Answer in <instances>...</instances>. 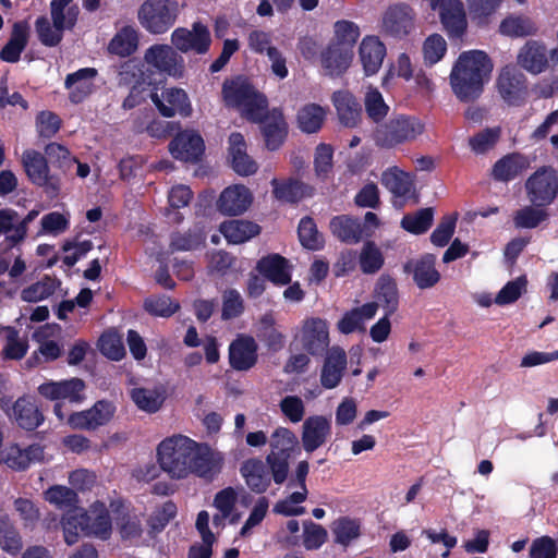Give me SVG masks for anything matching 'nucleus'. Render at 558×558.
Returning a JSON list of instances; mask_svg holds the SVG:
<instances>
[{"label": "nucleus", "mask_w": 558, "mask_h": 558, "mask_svg": "<svg viewBox=\"0 0 558 558\" xmlns=\"http://www.w3.org/2000/svg\"><path fill=\"white\" fill-rule=\"evenodd\" d=\"M157 457L161 470L174 480H183L192 474L213 478L220 472L223 462L219 452L184 435L163 439L158 445Z\"/></svg>", "instance_id": "obj_1"}, {"label": "nucleus", "mask_w": 558, "mask_h": 558, "mask_svg": "<svg viewBox=\"0 0 558 558\" xmlns=\"http://www.w3.org/2000/svg\"><path fill=\"white\" fill-rule=\"evenodd\" d=\"M493 62L481 50L462 52L453 63L449 82L453 95L462 102H473L483 94L489 81Z\"/></svg>", "instance_id": "obj_2"}, {"label": "nucleus", "mask_w": 558, "mask_h": 558, "mask_svg": "<svg viewBox=\"0 0 558 558\" xmlns=\"http://www.w3.org/2000/svg\"><path fill=\"white\" fill-rule=\"evenodd\" d=\"M221 93L227 107L236 109L250 121L262 120L267 109V100L246 78L238 76L227 80Z\"/></svg>", "instance_id": "obj_3"}, {"label": "nucleus", "mask_w": 558, "mask_h": 558, "mask_svg": "<svg viewBox=\"0 0 558 558\" xmlns=\"http://www.w3.org/2000/svg\"><path fill=\"white\" fill-rule=\"evenodd\" d=\"M178 14L179 4L175 0H146L137 16L147 32L163 34L174 24Z\"/></svg>", "instance_id": "obj_4"}, {"label": "nucleus", "mask_w": 558, "mask_h": 558, "mask_svg": "<svg viewBox=\"0 0 558 558\" xmlns=\"http://www.w3.org/2000/svg\"><path fill=\"white\" fill-rule=\"evenodd\" d=\"M423 124L415 118L399 117L388 123L379 125L374 133L375 144L383 148H392L397 145L415 140L423 133Z\"/></svg>", "instance_id": "obj_5"}, {"label": "nucleus", "mask_w": 558, "mask_h": 558, "mask_svg": "<svg viewBox=\"0 0 558 558\" xmlns=\"http://www.w3.org/2000/svg\"><path fill=\"white\" fill-rule=\"evenodd\" d=\"M85 384L80 378H71L60 381L49 380L38 387V392L44 398L56 401L53 413L63 421L66 414L63 412L64 402L78 404L84 400Z\"/></svg>", "instance_id": "obj_6"}, {"label": "nucleus", "mask_w": 558, "mask_h": 558, "mask_svg": "<svg viewBox=\"0 0 558 558\" xmlns=\"http://www.w3.org/2000/svg\"><path fill=\"white\" fill-rule=\"evenodd\" d=\"M495 87L498 96L508 106L521 107L527 101V78L515 65H506L499 71Z\"/></svg>", "instance_id": "obj_7"}, {"label": "nucleus", "mask_w": 558, "mask_h": 558, "mask_svg": "<svg viewBox=\"0 0 558 558\" xmlns=\"http://www.w3.org/2000/svg\"><path fill=\"white\" fill-rule=\"evenodd\" d=\"M526 197L533 205H551L558 196V172L553 167H541L524 184Z\"/></svg>", "instance_id": "obj_8"}, {"label": "nucleus", "mask_w": 558, "mask_h": 558, "mask_svg": "<svg viewBox=\"0 0 558 558\" xmlns=\"http://www.w3.org/2000/svg\"><path fill=\"white\" fill-rule=\"evenodd\" d=\"M239 500L242 505L247 506L252 502V496L243 488L232 486L225 487L216 493L213 499V507L217 510V513L213 517V524L216 527H223L226 521L231 525L240 522L242 514L235 509Z\"/></svg>", "instance_id": "obj_9"}, {"label": "nucleus", "mask_w": 558, "mask_h": 558, "mask_svg": "<svg viewBox=\"0 0 558 558\" xmlns=\"http://www.w3.org/2000/svg\"><path fill=\"white\" fill-rule=\"evenodd\" d=\"M416 14L405 3L390 4L383 12L379 29L388 37L404 39L415 31Z\"/></svg>", "instance_id": "obj_10"}, {"label": "nucleus", "mask_w": 558, "mask_h": 558, "mask_svg": "<svg viewBox=\"0 0 558 558\" xmlns=\"http://www.w3.org/2000/svg\"><path fill=\"white\" fill-rule=\"evenodd\" d=\"M439 12L441 25L450 38H461L468 29L464 5L460 0H428Z\"/></svg>", "instance_id": "obj_11"}, {"label": "nucleus", "mask_w": 558, "mask_h": 558, "mask_svg": "<svg viewBox=\"0 0 558 558\" xmlns=\"http://www.w3.org/2000/svg\"><path fill=\"white\" fill-rule=\"evenodd\" d=\"M22 165L34 184L43 186L50 196L58 194L60 181L49 174L47 160L40 153L33 149L25 150L22 155Z\"/></svg>", "instance_id": "obj_12"}, {"label": "nucleus", "mask_w": 558, "mask_h": 558, "mask_svg": "<svg viewBox=\"0 0 558 558\" xmlns=\"http://www.w3.org/2000/svg\"><path fill=\"white\" fill-rule=\"evenodd\" d=\"M171 43L181 52L194 51L204 54L211 44L210 32L206 25L195 22L192 28L179 27L171 34Z\"/></svg>", "instance_id": "obj_13"}, {"label": "nucleus", "mask_w": 558, "mask_h": 558, "mask_svg": "<svg viewBox=\"0 0 558 558\" xmlns=\"http://www.w3.org/2000/svg\"><path fill=\"white\" fill-rule=\"evenodd\" d=\"M517 64L533 75L553 68L549 50L541 40L530 39L518 51Z\"/></svg>", "instance_id": "obj_14"}, {"label": "nucleus", "mask_w": 558, "mask_h": 558, "mask_svg": "<svg viewBox=\"0 0 558 558\" xmlns=\"http://www.w3.org/2000/svg\"><path fill=\"white\" fill-rule=\"evenodd\" d=\"M147 64L157 71L172 77H182L184 73V60L169 45H154L149 47L144 56Z\"/></svg>", "instance_id": "obj_15"}, {"label": "nucleus", "mask_w": 558, "mask_h": 558, "mask_svg": "<svg viewBox=\"0 0 558 558\" xmlns=\"http://www.w3.org/2000/svg\"><path fill=\"white\" fill-rule=\"evenodd\" d=\"M331 420L325 415H311L302 424L301 441L305 452L323 447L331 436Z\"/></svg>", "instance_id": "obj_16"}, {"label": "nucleus", "mask_w": 558, "mask_h": 558, "mask_svg": "<svg viewBox=\"0 0 558 558\" xmlns=\"http://www.w3.org/2000/svg\"><path fill=\"white\" fill-rule=\"evenodd\" d=\"M150 98L163 117L171 118L175 114L189 117L192 113L189 96L182 88H165L160 94L153 93Z\"/></svg>", "instance_id": "obj_17"}, {"label": "nucleus", "mask_w": 558, "mask_h": 558, "mask_svg": "<svg viewBox=\"0 0 558 558\" xmlns=\"http://www.w3.org/2000/svg\"><path fill=\"white\" fill-rule=\"evenodd\" d=\"M82 533L107 539L111 535V519L105 504L94 502L88 510L82 509Z\"/></svg>", "instance_id": "obj_18"}, {"label": "nucleus", "mask_w": 558, "mask_h": 558, "mask_svg": "<svg viewBox=\"0 0 558 558\" xmlns=\"http://www.w3.org/2000/svg\"><path fill=\"white\" fill-rule=\"evenodd\" d=\"M301 342L303 348L312 355H319L329 345V326L325 319H306L302 327Z\"/></svg>", "instance_id": "obj_19"}, {"label": "nucleus", "mask_w": 558, "mask_h": 558, "mask_svg": "<svg viewBox=\"0 0 558 558\" xmlns=\"http://www.w3.org/2000/svg\"><path fill=\"white\" fill-rule=\"evenodd\" d=\"M112 415V404L98 401L88 410L71 413L66 422L74 429H95L109 422Z\"/></svg>", "instance_id": "obj_20"}, {"label": "nucleus", "mask_w": 558, "mask_h": 558, "mask_svg": "<svg viewBox=\"0 0 558 558\" xmlns=\"http://www.w3.org/2000/svg\"><path fill=\"white\" fill-rule=\"evenodd\" d=\"M436 257L430 254L408 260L403 265L404 272L412 275L413 281L420 289L434 287L440 280V274L435 268Z\"/></svg>", "instance_id": "obj_21"}, {"label": "nucleus", "mask_w": 558, "mask_h": 558, "mask_svg": "<svg viewBox=\"0 0 558 558\" xmlns=\"http://www.w3.org/2000/svg\"><path fill=\"white\" fill-rule=\"evenodd\" d=\"M347 369V353L345 351L336 345L328 350L325 357L322 372L320 384L325 389L336 388Z\"/></svg>", "instance_id": "obj_22"}, {"label": "nucleus", "mask_w": 558, "mask_h": 558, "mask_svg": "<svg viewBox=\"0 0 558 558\" xmlns=\"http://www.w3.org/2000/svg\"><path fill=\"white\" fill-rule=\"evenodd\" d=\"M169 150L175 159L195 162L204 151V142L199 134L185 131L171 141Z\"/></svg>", "instance_id": "obj_23"}, {"label": "nucleus", "mask_w": 558, "mask_h": 558, "mask_svg": "<svg viewBox=\"0 0 558 558\" xmlns=\"http://www.w3.org/2000/svg\"><path fill=\"white\" fill-rule=\"evenodd\" d=\"M229 362L236 371H248L257 362V343L250 336H240L229 347Z\"/></svg>", "instance_id": "obj_24"}, {"label": "nucleus", "mask_w": 558, "mask_h": 558, "mask_svg": "<svg viewBox=\"0 0 558 558\" xmlns=\"http://www.w3.org/2000/svg\"><path fill=\"white\" fill-rule=\"evenodd\" d=\"M252 201V193L245 185L234 184L222 191L218 201V208L226 215L236 216L246 211Z\"/></svg>", "instance_id": "obj_25"}, {"label": "nucleus", "mask_w": 558, "mask_h": 558, "mask_svg": "<svg viewBox=\"0 0 558 558\" xmlns=\"http://www.w3.org/2000/svg\"><path fill=\"white\" fill-rule=\"evenodd\" d=\"M96 76V69L84 68L65 77L64 85L69 90V99L71 102L80 104L94 92Z\"/></svg>", "instance_id": "obj_26"}, {"label": "nucleus", "mask_w": 558, "mask_h": 558, "mask_svg": "<svg viewBox=\"0 0 558 558\" xmlns=\"http://www.w3.org/2000/svg\"><path fill=\"white\" fill-rule=\"evenodd\" d=\"M246 142L241 133L234 132L229 136V156L232 169L242 177L254 174L257 169V162L247 154Z\"/></svg>", "instance_id": "obj_27"}, {"label": "nucleus", "mask_w": 558, "mask_h": 558, "mask_svg": "<svg viewBox=\"0 0 558 558\" xmlns=\"http://www.w3.org/2000/svg\"><path fill=\"white\" fill-rule=\"evenodd\" d=\"M360 60L367 76L376 74L386 57V46L376 36H366L359 48Z\"/></svg>", "instance_id": "obj_28"}, {"label": "nucleus", "mask_w": 558, "mask_h": 558, "mask_svg": "<svg viewBox=\"0 0 558 558\" xmlns=\"http://www.w3.org/2000/svg\"><path fill=\"white\" fill-rule=\"evenodd\" d=\"M240 474L246 486L255 494H264L270 486L271 478L267 466L258 458L245 460L240 466Z\"/></svg>", "instance_id": "obj_29"}, {"label": "nucleus", "mask_w": 558, "mask_h": 558, "mask_svg": "<svg viewBox=\"0 0 558 558\" xmlns=\"http://www.w3.org/2000/svg\"><path fill=\"white\" fill-rule=\"evenodd\" d=\"M340 123L354 128L361 119V106L352 93L345 89L337 90L331 97Z\"/></svg>", "instance_id": "obj_30"}, {"label": "nucleus", "mask_w": 558, "mask_h": 558, "mask_svg": "<svg viewBox=\"0 0 558 558\" xmlns=\"http://www.w3.org/2000/svg\"><path fill=\"white\" fill-rule=\"evenodd\" d=\"M378 310L377 303H365L343 314L337 323V329L342 335H350L365 330V323L375 317Z\"/></svg>", "instance_id": "obj_31"}, {"label": "nucleus", "mask_w": 558, "mask_h": 558, "mask_svg": "<svg viewBox=\"0 0 558 558\" xmlns=\"http://www.w3.org/2000/svg\"><path fill=\"white\" fill-rule=\"evenodd\" d=\"M259 122L267 148L278 149L287 136V123L281 111L274 109L265 112Z\"/></svg>", "instance_id": "obj_32"}, {"label": "nucleus", "mask_w": 558, "mask_h": 558, "mask_svg": "<svg viewBox=\"0 0 558 558\" xmlns=\"http://www.w3.org/2000/svg\"><path fill=\"white\" fill-rule=\"evenodd\" d=\"M257 269L275 284L284 286L291 281L289 262L280 255L274 254L262 258L257 264Z\"/></svg>", "instance_id": "obj_33"}, {"label": "nucleus", "mask_w": 558, "mask_h": 558, "mask_svg": "<svg viewBox=\"0 0 558 558\" xmlns=\"http://www.w3.org/2000/svg\"><path fill=\"white\" fill-rule=\"evenodd\" d=\"M29 37V26L25 22L13 25L9 41L0 51L1 60L10 63L17 62L21 53L26 48Z\"/></svg>", "instance_id": "obj_34"}, {"label": "nucleus", "mask_w": 558, "mask_h": 558, "mask_svg": "<svg viewBox=\"0 0 558 558\" xmlns=\"http://www.w3.org/2000/svg\"><path fill=\"white\" fill-rule=\"evenodd\" d=\"M353 59V50L330 45L322 54V64L330 76H339L348 70Z\"/></svg>", "instance_id": "obj_35"}, {"label": "nucleus", "mask_w": 558, "mask_h": 558, "mask_svg": "<svg viewBox=\"0 0 558 558\" xmlns=\"http://www.w3.org/2000/svg\"><path fill=\"white\" fill-rule=\"evenodd\" d=\"M11 416L24 429L33 430L44 421L37 404L28 398H20L15 401Z\"/></svg>", "instance_id": "obj_36"}, {"label": "nucleus", "mask_w": 558, "mask_h": 558, "mask_svg": "<svg viewBox=\"0 0 558 558\" xmlns=\"http://www.w3.org/2000/svg\"><path fill=\"white\" fill-rule=\"evenodd\" d=\"M530 167L529 158L521 154H510L498 160L493 175L498 181H510Z\"/></svg>", "instance_id": "obj_37"}, {"label": "nucleus", "mask_w": 558, "mask_h": 558, "mask_svg": "<svg viewBox=\"0 0 558 558\" xmlns=\"http://www.w3.org/2000/svg\"><path fill=\"white\" fill-rule=\"evenodd\" d=\"M499 33L507 37H527L538 33L536 23L526 15L510 14L499 25Z\"/></svg>", "instance_id": "obj_38"}, {"label": "nucleus", "mask_w": 558, "mask_h": 558, "mask_svg": "<svg viewBox=\"0 0 558 558\" xmlns=\"http://www.w3.org/2000/svg\"><path fill=\"white\" fill-rule=\"evenodd\" d=\"M259 231L257 225L246 220H230L220 226V232L232 244L246 242L257 235Z\"/></svg>", "instance_id": "obj_39"}, {"label": "nucleus", "mask_w": 558, "mask_h": 558, "mask_svg": "<svg viewBox=\"0 0 558 558\" xmlns=\"http://www.w3.org/2000/svg\"><path fill=\"white\" fill-rule=\"evenodd\" d=\"M544 205H525L513 214V225L518 229H534L549 218Z\"/></svg>", "instance_id": "obj_40"}, {"label": "nucleus", "mask_w": 558, "mask_h": 558, "mask_svg": "<svg viewBox=\"0 0 558 558\" xmlns=\"http://www.w3.org/2000/svg\"><path fill=\"white\" fill-rule=\"evenodd\" d=\"M381 183L397 197H407L413 191L411 177L397 167L389 168L383 172Z\"/></svg>", "instance_id": "obj_41"}, {"label": "nucleus", "mask_w": 558, "mask_h": 558, "mask_svg": "<svg viewBox=\"0 0 558 558\" xmlns=\"http://www.w3.org/2000/svg\"><path fill=\"white\" fill-rule=\"evenodd\" d=\"M51 19L62 32L71 29L77 20L78 8L73 0H52L50 4Z\"/></svg>", "instance_id": "obj_42"}, {"label": "nucleus", "mask_w": 558, "mask_h": 558, "mask_svg": "<svg viewBox=\"0 0 558 558\" xmlns=\"http://www.w3.org/2000/svg\"><path fill=\"white\" fill-rule=\"evenodd\" d=\"M0 233L5 238L2 242L21 244L25 240V230L19 223V214L11 208L0 210Z\"/></svg>", "instance_id": "obj_43"}, {"label": "nucleus", "mask_w": 558, "mask_h": 558, "mask_svg": "<svg viewBox=\"0 0 558 558\" xmlns=\"http://www.w3.org/2000/svg\"><path fill=\"white\" fill-rule=\"evenodd\" d=\"M50 332L51 328L48 326L41 327L34 332L33 338L38 342L39 347L37 352L28 360V363H32L33 360L36 362L41 360L45 362L53 361L60 356V345L56 341L48 339Z\"/></svg>", "instance_id": "obj_44"}, {"label": "nucleus", "mask_w": 558, "mask_h": 558, "mask_svg": "<svg viewBox=\"0 0 558 558\" xmlns=\"http://www.w3.org/2000/svg\"><path fill=\"white\" fill-rule=\"evenodd\" d=\"M137 44L138 36L136 29L132 26H124L110 40L108 50L113 54L126 57L137 49Z\"/></svg>", "instance_id": "obj_45"}, {"label": "nucleus", "mask_w": 558, "mask_h": 558, "mask_svg": "<svg viewBox=\"0 0 558 558\" xmlns=\"http://www.w3.org/2000/svg\"><path fill=\"white\" fill-rule=\"evenodd\" d=\"M333 235L348 243H356L362 239V226L359 220L348 216H338L330 221Z\"/></svg>", "instance_id": "obj_46"}, {"label": "nucleus", "mask_w": 558, "mask_h": 558, "mask_svg": "<svg viewBox=\"0 0 558 558\" xmlns=\"http://www.w3.org/2000/svg\"><path fill=\"white\" fill-rule=\"evenodd\" d=\"M326 118V110L316 104H307L298 112V125L304 133H315L320 130Z\"/></svg>", "instance_id": "obj_47"}, {"label": "nucleus", "mask_w": 558, "mask_h": 558, "mask_svg": "<svg viewBox=\"0 0 558 558\" xmlns=\"http://www.w3.org/2000/svg\"><path fill=\"white\" fill-rule=\"evenodd\" d=\"M270 501L267 497L260 496L253 501V506L248 512L246 520L239 531V536L250 537L254 530L258 527L269 511Z\"/></svg>", "instance_id": "obj_48"}, {"label": "nucleus", "mask_w": 558, "mask_h": 558, "mask_svg": "<svg viewBox=\"0 0 558 558\" xmlns=\"http://www.w3.org/2000/svg\"><path fill=\"white\" fill-rule=\"evenodd\" d=\"M133 402L143 411L157 412L163 403L165 397L157 388L135 387L130 391Z\"/></svg>", "instance_id": "obj_49"}, {"label": "nucleus", "mask_w": 558, "mask_h": 558, "mask_svg": "<svg viewBox=\"0 0 558 558\" xmlns=\"http://www.w3.org/2000/svg\"><path fill=\"white\" fill-rule=\"evenodd\" d=\"M381 306L385 315L391 316L398 308V289L396 283L388 278H380L376 289V301Z\"/></svg>", "instance_id": "obj_50"}, {"label": "nucleus", "mask_w": 558, "mask_h": 558, "mask_svg": "<svg viewBox=\"0 0 558 558\" xmlns=\"http://www.w3.org/2000/svg\"><path fill=\"white\" fill-rule=\"evenodd\" d=\"M44 499L61 510H74L77 504V494L63 485H53L44 492Z\"/></svg>", "instance_id": "obj_51"}, {"label": "nucleus", "mask_w": 558, "mask_h": 558, "mask_svg": "<svg viewBox=\"0 0 558 558\" xmlns=\"http://www.w3.org/2000/svg\"><path fill=\"white\" fill-rule=\"evenodd\" d=\"M57 288L58 281L45 276L37 282L24 288L21 292V299L24 302L36 303L52 295Z\"/></svg>", "instance_id": "obj_52"}, {"label": "nucleus", "mask_w": 558, "mask_h": 558, "mask_svg": "<svg viewBox=\"0 0 558 558\" xmlns=\"http://www.w3.org/2000/svg\"><path fill=\"white\" fill-rule=\"evenodd\" d=\"M276 198L284 202H298L310 193V187L300 181L279 182L271 181Z\"/></svg>", "instance_id": "obj_53"}, {"label": "nucleus", "mask_w": 558, "mask_h": 558, "mask_svg": "<svg viewBox=\"0 0 558 558\" xmlns=\"http://www.w3.org/2000/svg\"><path fill=\"white\" fill-rule=\"evenodd\" d=\"M307 489H298L286 498L277 501L274 506V512L286 517H295L305 513V508L301 506L306 500Z\"/></svg>", "instance_id": "obj_54"}, {"label": "nucleus", "mask_w": 558, "mask_h": 558, "mask_svg": "<svg viewBox=\"0 0 558 558\" xmlns=\"http://www.w3.org/2000/svg\"><path fill=\"white\" fill-rule=\"evenodd\" d=\"M333 29L335 39L331 45L353 50V47L361 34L359 26L351 21L342 20L335 23Z\"/></svg>", "instance_id": "obj_55"}, {"label": "nucleus", "mask_w": 558, "mask_h": 558, "mask_svg": "<svg viewBox=\"0 0 558 558\" xmlns=\"http://www.w3.org/2000/svg\"><path fill=\"white\" fill-rule=\"evenodd\" d=\"M364 105L368 118L374 122L381 121L388 114L389 106L385 102L381 93L375 87H367Z\"/></svg>", "instance_id": "obj_56"}, {"label": "nucleus", "mask_w": 558, "mask_h": 558, "mask_svg": "<svg viewBox=\"0 0 558 558\" xmlns=\"http://www.w3.org/2000/svg\"><path fill=\"white\" fill-rule=\"evenodd\" d=\"M502 0H466L470 15L478 25H486L500 8Z\"/></svg>", "instance_id": "obj_57"}, {"label": "nucleus", "mask_w": 558, "mask_h": 558, "mask_svg": "<svg viewBox=\"0 0 558 558\" xmlns=\"http://www.w3.org/2000/svg\"><path fill=\"white\" fill-rule=\"evenodd\" d=\"M82 509L68 510L61 518L60 524L63 530L64 542L68 545L77 543L82 532Z\"/></svg>", "instance_id": "obj_58"}, {"label": "nucleus", "mask_w": 558, "mask_h": 558, "mask_svg": "<svg viewBox=\"0 0 558 558\" xmlns=\"http://www.w3.org/2000/svg\"><path fill=\"white\" fill-rule=\"evenodd\" d=\"M526 286L527 280L525 276H520L507 282L495 296V304L505 306L514 303L526 292Z\"/></svg>", "instance_id": "obj_59"}, {"label": "nucleus", "mask_w": 558, "mask_h": 558, "mask_svg": "<svg viewBox=\"0 0 558 558\" xmlns=\"http://www.w3.org/2000/svg\"><path fill=\"white\" fill-rule=\"evenodd\" d=\"M422 51L425 64L434 65L445 57L447 43L440 34H432L424 40Z\"/></svg>", "instance_id": "obj_60"}, {"label": "nucleus", "mask_w": 558, "mask_h": 558, "mask_svg": "<svg viewBox=\"0 0 558 558\" xmlns=\"http://www.w3.org/2000/svg\"><path fill=\"white\" fill-rule=\"evenodd\" d=\"M0 546L11 555H16L22 549V538L8 518L0 519Z\"/></svg>", "instance_id": "obj_61"}, {"label": "nucleus", "mask_w": 558, "mask_h": 558, "mask_svg": "<svg viewBox=\"0 0 558 558\" xmlns=\"http://www.w3.org/2000/svg\"><path fill=\"white\" fill-rule=\"evenodd\" d=\"M434 214L432 208H423L412 215H405L401 226L407 231L421 234L426 232L432 226Z\"/></svg>", "instance_id": "obj_62"}, {"label": "nucleus", "mask_w": 558, "mask_h": 558, "mask_svg": "<svg viewBox=\"0 0 558 558\" xmlns=\"http://www.w3.org/2000/svg\"><path fill=\"white\" fill-rule=\"evenodd\" d=\"M205 235L202 229L195 227L186 232H177L171 236V247L173 251L195 250L204 243Z\"/></svg>", "instance_id": "obj_63"}, {"label": "nucleus", "mask_w": 558, "mask_h": 558, "mask_svg": "<svg viewBox=\"0 0 558 558\" xmlns=\"http://www.w3.org/2000/svg\"><path fill=\"white\" fill-rule=\"evenodd\" d=\"M299 238L302 245L308 250H319L324 245V238L317 231L312 218L305 217L299 225Z\"/></svg>", "instance_id": "obj_64"}]
</instances>
